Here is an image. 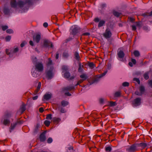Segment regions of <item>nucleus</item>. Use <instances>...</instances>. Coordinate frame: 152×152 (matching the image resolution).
Instances as JSON below:
<instances>
[{
	"label": "nucleus",
	"instance_id": "1",
	"mask_svg": "<svg viewBox=\"0 0 152 152\" xmlns=\"http://www.w3.org/2000/svg\"><path fill=\"white\" fill-rule=\"evenodd\" d=\"M12 115V113L11 112H6L1 119V122L2 124L5 126L9 125L10 122V118Z\"/></svg>",
	"mask_w": 152,
	"mask_h": 152
},
{
	"label": "nucleus",
	"instance_id": "38",
	"mask_svg": "<svg viewBox=\"0 0 152 152\" xmlns=\"http://www.w3.org/2000/svg\"><path fill=\"white\" fill-rule=\"evenodd\" d=\"M105 150L106 151H110L112 150V148L110 146H107L105 147Z\"/></svg>",
	"mask_w": 152,
	"mask_h": 152
},
{
	"label": "nucleus",
	"instance_id": "49",
	"mask_svg": "<svg viewBox=\"0 0 152 152\" xmlns=\"http://www.w3.org/2000/svg\"><path fill=\"white\" fill-rule=\"evenodd\" d=\"M27 44V42L25 41H23L20 44V47L23 48L24 46Z\"/></svg>",
	"mask_w": 152,
	"mask_h": 152
},
{
	"label": "nucleus",
	"instance_id": "20",
	"mask_svg": "<svg viewBox=\"0 0 152 152\" xmlns=\"http://www.w3.org/2000/svg\"><path fill=\"white\" fill-rule=\"evenodd\" d=\"M74 56L75 57V58L77 60H79L80 59V57L79 54V53L77 52H75L74 53Z\"/></svg>",
	"mask_w": 152,
	"mask_h": 152
},
{
	"label": "nucleus",
	"instance_id": "51",
	"mask_svg": "<svg viewBox=\"0 0 152 152\" xmlns=\"http://www.w3.org/2000/svg\"><path fill=\"white\" fill-rule=\"evenodd\" d=\"M11 37L10 36H8L6 37L5 39L7 41H9L11 39Z\"/></svg>",
	"mask_w": 152,
	"mask_h": 152
},
{
	"label": "nucleus",
	"instance_id": "57",
	"mask_svg": "<svg viewBox=\"0 0 152 152\" xmlns=\"http://www.w3.org/2000/svg\"><path fill=\"white\" fill-rule=\"evenodd\" d=\"M132 62L134 64H135L136 63V61L135 59H131Z\"/></svg>",
	"mask_w": 152,
	"mask_h": 152
},
{
	"label": "nucleus",
	"instance_id": "34",
	"mask_svg": "<svg viewBox=\"0 0 152 152\" xmlns=\"http://www.w3.org/2000/svg\"><path fill=\"white\" fill-rule=\"evenodd\" d=\"M84 81V80H82V79L79 80L78 81L77 83L75 85V86H77L78 85H79L80 86H81L80 85V84L81 83H82V82H83Z\"/></svg>",
	"mask_w": 152,
	"mask_h": 152
},
{
	"label": "nucleus",
	"instance_id": "29",
	"mask_svg": "<svg viewBox=\"0 0 152 152\" xmlns=\"http://www.w3.org/2000/svg\"><path fill=\"white\" fill-rule=\"evenodd\" d=\"M68 102L66 101H62L61 102V104L62 106L63 107H65L68 104Z\"/></svg>",
	"mask_w": 152,
	"mask_h": 152
},
{
	"label": "nucleus",
	"instance_id": "9",
	"mask_svg": "<svg viewBox=\"0 0 152 152\" xmlns=\"http://www.w3.org/2000/svg\"><path fill=\"white\" fill-rule=\"evenodd\" d=\"M45 133L46 132H44L42 133L40 135L39 138L41 142H43L46 139V136H45Z\"/></svg>",
	"mask_w": 152,
	"mask_h": 152
},
{
	"label": "nucleus",
	"instance_id": "52",
	"mask_svg": "<svg viewBox=\"0 0 152 152\" xmlns=\"http://www.w3.org/2000/svg\"><path fill=\"white\" fill-rule=\"evenodd\" d=\"M62 69L63 70H64L65 71H66L68 69L67 67L64 66H62Z\"/></svg>",
	"mask_w": 152,
	"mask_h": 152
},
{
	"label": "nucleus",
	"instance_id": "10",
	"mask_svg": "<svg viewBox=\"0 0 152 152\" xmlns=\"http://www.w3.org/2000/svg\"><path fill=\"white\" fill-rule=\"evenodd\" d=\"M141 99L140 98H137L134 100V102L135 106H137L140 104Z\"/></svg>",
	"mask_w": 152,
	"mask_h": 152
},
{
	"label": "nucleus",
	"instance_id": "5",
	"mask_svg": "<svg viewBox=\"0 0 152 152\" xmlns=\"http://www.w3.org/2000/svg\"><path fill=\"white\" fill-rule=\"evenodd\" d=\"M112 35V33L109 29H107L105 32L103 34V36L106 38H110Z\"/></svg>",
	"mask_w": 152,
	"mask_h": 152
},
{
	"label": "nucleus",
	"instance_id": "41",
	"mask_svg": "<svg viewBox=\"0 0 152 152\" xmlns=\"http://www.w3.org/2000/svg\"><path fill=\"white\" fill-rule=\"evenodd\" d=\"M60 111L62 113H64L66 112V110L63 107L61 108Z\"/></svg>",
	"mask_w": 152,
	"mask_h": 152
},
{
	"label": "nucleus",
	"instance_id": "12",
	"mask_svg": "<svg viewBox=\"0 0 152 152\" xmlns=\"http://www.w3.org/2000/svg\"><path fill=\"white\" fill-rule=\"evenodd\" d=\"M18 123V122H16L13 123L11 124L10 128V132H11L12 130L15 128L17 124Z\"/></svg>",
	"mask_w": 152,
	"mask_h": 152
},
{
	"label": "nucleus",
	"instance_id": "27",
	"mask_svg": "<svg viewBox=\"0 0 152 152\" xmlns=\"http://www.w3.org/2000/svg\"><path fill=\"white\" fill-rule=\"evenodd\" d=\"M24 4V3L21 1H19L18 3H17V6H18L20 7H23Z\"/></svg>",
	"mask_w": 152,
	"mask_h": 152
},
{
	"label": "nucleus",
	"instance_id": "7",
	"mask_svg": "<svg viewBox=\"0 0 152 152\" xmlns=\"http://www.w3.org/2000/svg\"><path fill=\"white\" fill-rule=\"evenodd\" d=\"M41 39V35L39 34H37L33 37V40L34 42L38 43Z\"/></svg>",
	"mask_w": 152,
	"mask_h": 152
},
{
	"label": "nucleus",
	"instance_id": "24",
	"mask_svg": "<svg viewBox=\"0 0 152 152\" xmlns=\"http://www.w3.org/2000/svg\"><path fill=\"white\" fill-rule=\"evenodd\" d=\"M113 14L115 16L118 17L121 15V13L115 11H113Z\"/></svg>",
	"mask_w": 152,
	"mask_h": 152
},
{
	"label": "nucleus",
	"instance_id": "33",
	"mask_svg": "<svg viewBox=\"0 0 152 152\" xmlns=\"http://www.w3.org/2000/svg\"><path fill=\"white\" fill-rule=\"evenodd\" d=\"M149 72H146L143 75L144 77L145 80H148L149 78L148 76Z\"/></svg>",
	"mask_w": 152,
	"mask_h": 152
},
{
	"label": "nucleus",
	"instance_id": "36",
	"mask_svg": "<svg viewBox=\"0 0 152 152\" xmlns=\"http://www.w3.org/2000/svg\"><path fill=\"white\" fill-rule=\"evenodd\" d=\"M44 123L46 126H48L50 124V122L48 120H45Z\"/></svg>",
	"mask_w": 152,
	"mask_h": 152
},
{
	"label": "nucleus",
	"instance_id": "17",
	"mask_svg": "<svg viewBox=\"0 0 152 152\" xmlns=\"http://www.w3.org/2000/svg\"><path fill=\"white\" fill-rule=\"evenodd\" d=\"M26 108L25 105L24 104H23L20 109V110L21 111L20 114L23 113L26 110Z\"/></svg>",
	"mask_w": 152,
	"mask_h": 152
},
{
	"label": "nucleus",
	"instance_id": "42",
	"mask_svg": "<svg viewBox=\"0 0 152 152\" xmlns=\"http://www.w3.org/2000/svg\"><path fill=\"white\" fill-rule=\"evenodd\" d=\"M32 75L33 77H37L39 76V75L38 74L36 73V72H33L32 73Z\"/></svg>",
	"mask_w": 152,
	"mask_h": 152
},
{
	"label": "nucleus",
	"instance_id": "63",
	"mask_svg": "<svg viewBox=\"0 0 152 152\" xmlns=\"http://www.w3.org/2000/svg\"><path fill=\"white\" fill-rule=\"evenodd\" d=\"M65 94L69 96H71V94L69 92L65 93Z\"/></svg>",
	"mask_w": 152,
	"mask_h": 152
},
{
	"label": "nucleus",
	"instance_id": "25",
	"mask_svg": "<svg viewBox=\"0 0 152 152\" xmlns=\"http://www.w3.org/2000/svg\"><path fill=\"white\" fill-rule=\"evenodd\" d=\"M135 151H138L140 150V148L139 147V143L134 144Z\"/></svg>",
	"mask_w": 152,
	"mask_h": 152
},
{
	"label": "nucleus",
	"instance_id": "6",
	"mask_svg": "<svg viewBox=\"0 0 152 152\" xmlns=\"http://www.w3.org/2000/svg\"><path fill=\"white\" fill-rule=\"evenodd\" d=\"M53 69V67H51L50 69L48 70L47 73V76L48 79H51L53 76V74L52 73V71Z\"/></svg>",
	"mask_w": 152,
	"mask_h": 152
},
{
	"label": "nucleus",
	"instance_id": "30",
	"mask_svg": "<svg viewBox=\"0 0 152 152\" xmlns=\"http://www.w3.org/2000/svg\"><path fill=\"white\" fill-rule=\"evenodd\" d=\"M53 65V62L50 58H48V61L47 64V65L48 67L50 66Z\"/></svg>",
	"mask_w": 152,
	"mask_h": 152
},
{
	"label": "nucleus",
	"instance_id": "26",
	"mask_svg": "<svg viewBox=\"0 0 152 152\" xmlns=\"http://www.w3.org/2000/svg\"><path fill=\"white\" fill-rule=\"evenodd\" d=\"M3 12L4 14L8 15L9 13L10 10L7 8L5 7L4 8Z\"/></svg>",
	"mask_w": 152,
	"mask_h": 152
},
{
	"label": "nucleus",
	"instance_id": "22",
	"mask_svg": "<svg viewBox=\"0 0 152 152\" xmlns=\"http://www.w3.org/2000/svg\"><path fill=\"white\" fill-rule=\"evenodd\" d=\"M83 65H81V64H79V68L78 69V72H81L83 71Z\"/></svg>",
	"mask_w": 152,
	"mask_h": 152
},
{
	"label": "nucleus",
	"instance_id": "45",
	"mask_svg": "<svg viewBox=\"0 0 152 152\" xmlns=\"http://www.w3.org/2000/svg\"><path fill=\"white\" fill-rule=\"evenodd\" d=\"M53 141V139L51 137H49L47 140V142L48 143H51Z\"/></svg>",
	"mask_w": 152,
	"mask_h": 152
},
{
	"label": "nucleus",
	"instance_id": "62",
	"mask_svg": "<svg viewBox=\"0 0 152 152\" xmlns=\"http://www.w3.org/2000/svg\"><path fill=\"white\" fill-rule=\"evenodd\" d=\"M90 34L88 32L85 33H83L82 34V35L84 36H88Z\"/></svg>",
	"mask_w": 152,
	"mask_h": 152
},
{
	"label": "nucleus",
	"instance_id": "37",
	"mask_svg": "<svg viewBox=\"0 0 152 152\" xmlns=\"http://www.w3.org/2000/svg\"><path fill=\"white\" fill-rule=\"evenodd\" d=\"M63 56L64 58H67L69 56V54L67 53L64 52L63 53Z\"/></svg>",
	"mask_w": 152,
	"mask_h": 152
},
{
	"label": "nucleus",
	"instance_id": "50",
	"mask_svg": "<svg viewBox=\"0 0 152 152\" xmlns=\"http://www.w3.org/2000/svg\"><path fill=\"white\" fill-rule=\"evenodd\" d=\"M133 80L137 82L138 84H140V81L139 79L138 78H133Z\"/></svg>",
	"mask_w": 152,
	"mask_h": 152
},
{
	"label": "nucleus",
	"instance_id": "18",
	"mask_svg": "<svg viewBox=\"0 0 152 152\" xmlns=\"http://www.w3.org/2000/svg\"><path fill=\"white\" fill-rule=\"evenodd\" d=\"M121 94V91H116L114 95V97H120Z\"/></svg>",
	"mask_w": 152,
	"mask_h": 152
},
{
	"label": "nucleus",
	"instance_id": "40",
	"mask_svg": "<svg viewBox=\"0 0 152 152\" xmlns=\"http://www.w3.org/2000/svg\"><path fill=\"white\" fill-rule=\"evenodd\" d=\"M145 91V88L143 86H141L140 88V91L142 93H143Z\"/></svg>",
	"mask_w": 152,
	"mask_h": 152
},
{
	"label": "nucleus",
	"instance_id": "60",
	"mask_svg": "<svg viewBox=\"0 0 152 152\" xmlns=\"http://www.w3.org/2000/svg\"><path fill=\"white\" fill-rule=\"evenodd\" d=\"M43 26L44 27L46 28L48 26V24L46 22L44 23H43Z\"/></svg>",
	"mask_w": 152,
	"mask_h": 152
},
{
	"label": "nucleus",
	"instance_id": "56",
	"mask_svg": "<svg viewBox=\"0 0 152 152\" xmlns=\"http://www.w3.org/2000/svg\"><path fill=\"white\" fill-rule=\"evenodd\" d=\"M39 111L40 113H42L44 111V109L43 107H40L39 109Z\"/></svg>",
	"mask_w": 152,
	"mask_h": 152
},
{
	"label": "nucleus",
	"instance_id": "44",
	"mask_svg": "<svg viewBox=\"0 0 152 152\" xmlns=\"http://www.w3.org/2000/svg\"><path fill=\"white\" fill-rule=\"evenodd\" d=\"M122 85L124 86H129V83L127 82H124L123 83Z\"/></svg>",
	"mask_w": 152,
	"mask_h": 152
},
{
	"label": "nucleus",
	"instance_id": "39",
	"mask_svg": "<svg viewBox=\"0 0 152 152\" xmlns=\"http://www.w3.org/2000/svg\"><path fill=\"white\" fill-rule=\"evenodd\" d=\"M107 71H106L105 72H104V73H103L100 75H99V77H98V78H101L102 77L104 76L107 73Z\"/></svg>",
	"mask_w": 152,
	"mask_h": 152
},
{
	"label": "nucleus",
	"instance_id": "48",
	"mask_svg": "<svg viewBox=\"0 0 152 152\" xmlns=\"http://www.w3.org/2000/svg\"><path fill=\"white\" fill-rule=\"evenodd\" d=\"M52 115L51 114H49L47 115L46 118L47 119H52Z\"/></svg>",
	"mask_w": 152,
	"mask_h": 152
},
{
	"label": "nucleus",
	"instance_id": "32",
	"mask_svg": "<svg viewBox=\"0 0 152 152\" xmlns=\"http://www.w3.org/2000/svg\"><path fill=\"white\" fill-rule=\"evenodd\" d=\"M109 105L110 106H115L116 105V104L115 102L110 101V102H109Z\"/></svg>",
	"mask_w": 152,
	"mask_h": 152
},
{
	"label": "nucleus",
	"instance_id": "31",
	"mask_svg": "<svg viewBox=\"0 0 152 152\" xmlns=\"http://www.w3.org/2000/svg\"><path fill=\"white\" fill-rule=\"evenodd\" d=\"M89 66L91 69H93L95 67V65L93 62H89L88 63Z\"/></svg>",
	"mask_w": 152,
	"mask_h": 152
},
{
	"label": "nucleus",
	"instance_id": "23",
	"mask_svg": "<svg viewBox=\"0 0 152 152\" xmlns=\"http://www.w3.org/2000/svg\"><path fill=\"white\" fill-rule=\"evenodd\" d=\"M80 77L82 78V80H83L84 81L87 78V76L85 74H83L82 75H80Z\"/></svg>",
	"mask_w": 152,
	"mask_h": 152
},
{
	"label": "nucleus",
	"instance_id": "19",
	"mask_svg": "<svg viewBox=\"0 0 152 152\" xmlns=\"http://www.w3.org/2000/svg\"><path fill=\"white\" fill-rule=\"evenodd\" d=\"M135 148L134 146V144L131 145L130 146L129 148L128 149V151H135Z\"/></svg>",
	"mask_w": 152,
	"mask_h": 152
},
{
	"label": "nucleus",
	"instance_id": "43",
	"mask_svg": "<svg viewBox=\"0 0 152 152\" xmlns=\"http://www.w3.org/2000/svg\"><path fill=\"white\" fill-rule=\"evenodd\" d=\"M143 15L144 16H152V11L150 12L149 13H144L143 14Z\"/></svg>",
	"mask_w": 152,
	"mask_h": 152
},
{
	"label": "nucleus",
	"instance_id": "53",
	"mask_svg": "<svg viewBox=\"0 0 152 152\" xmlns=\"http://www.w3.org/2000/svg\"><path fill=\"white\" fill-rule=\"evenodd\" d=\"M135 94L139 96H141L142 95V93L140 92V93L138 91H136L135 92Z\"/></svg>",
	"mask_w": 152,
	"mask_h": 152
},
{
	"label": "nucleus",
	"instance_id": "35",
	"mask_svg": "<svg viewBox=\"0 0 152 152\" xmlns=\"http://www.w3.org/2000/svg\"><path fill=\"white\" fill-rule=\"evenodd\" d=\"M134 54L136 57H138L140 55L139 52L137 50L134 51Z\"/></svg>",
	"mask_w": 152,
	"mask_h": 152
},
{
	"label": "nucleus",
	"instance_id": "58",
	"mask_svg": "<svg viewBox=\"0 0 152 152\" xmlns=\"http://www.w3.org/2000/svg\"><path fill=\"white\" fill-rule=\"evenodd\" d=\"M94 21L96 22H98L99 21V20L98 18H97L94 19Z\"/></svg>",
	"mask_w": 152,
	"mask_h": 152
},
{
	"label": "nucleus",
	"instance_id": "3",
	"mask_svg": "<svg viewBox=\"0 0 152 152\" xmlns=\"http://www.w3.org/2000/svg\"><path fill=\"white\" fill-rule=\"evenodd\" d=\"M71 31L70 34L72 35L73 36L79 32L80 31V28L77 26L74 25L72 26L70 28Z\"/></svg>",
	"mask_w": 152,
	"mask_h": 152
},
{
	"label": "nucleus",
	"instance_id": "8",
	"mask_svg": "<svg viewBox=\"0 0 152 152\" xmlns=\"http://www.w3.org/2000/svg\"><path fill=\"white\" fill-rule=\"evenodd\" d=\"M50 45L51 48L53 47V45L52 43L50 42L49 41L45 40L44 42V46L45 47H48Z\"/></svg>",
	"mask_w": 152,
	"mask_h": 152
},
{
	"label": "nucleus",
	"instance_id": "28",
	"mask_svg": "<svg viewBox=\"0 0 152 152\" xmlns=\"http://www.w3.org/2000/svg\"><path fill=\"white\" fill-rule=\"evenodd\" d=\"M70 74L68 72H65L64 74V77L66 78H69L70 77Z\"/></svg>",
	"mask_w": 152,
	"mask_h": 152
},
{
	"label": "nucleus",
	"instance_id": "61",
	"mask_svg": "<svg viewBox=\"0 0 152 152\" xmlns=\"http://www.w3.org/2000/svg\"><path fill=\"white\" fill-rule=\"evenodd\" d=\"M132 29L133 30L135 31V30H136V28L135 26H134V25H132Z\"/></svg>",
	"mask_w": 152,
	"mask_h": 152
},
{
	"label": "nucleus",
	"instance_id": "47",
	"mask_svg": "<svg viewBox=\"0 0 152 152\" xmlns=\"http://www.w3.org/2000/svg\"><path fill=\"white\" fill-rule=\"evenodd\" d=\"M1 27H2V30L3 31H5L6 29H7L8 28V26H2Z\"/></svg>",
	"mask_w": 152,
	"mask_h": 152
},
{
	"label": "nucleus",
	"instance_id": "2",
	"mask_svg": "<svg viewBox=\"0 0 152 152\" xmlns=\"http://www.w3.org/2000/svg\"><path fill=\"white\" fill-rule=\"evenodd\" d=\"M31 60L34 65L35 70L39 72H42L44 68L42 63L38 62L36 57L34 56L32 57Z\"/></svg>",
	"mask_w": 152,
	"mask_h": 152
},
{
	"label": "nucleus",
	"instance_id": "54",
	"mask_svg": "<svg viewBox=\"0 0 152 152\" xmlns=\"http://www.w3.org/2000/svg\"><path fill=\"white\" fill-rule=\"evenodd\" d=\"M148 84L152 88V80H148Z\"/></svg>",
	"mask_w": 152,
	"mask_h": 152
},
{
	"label": "nucleus",
	"instance_id": "46",
	"mask_svg": "<svg viewBox=\"0 0 152 152\" xmlns=\"http://www.w3.org/2000/svg\"><path fill=\"white\" fill-rule=\"evenodd\" d=\"M6 32L7 33L11 34L13 33V31L12 29H8L6 30Z\"/></svg>",
	"mask_w": 152,
	"mask_h": 152
},
{
	"label": "nucleus",
	"instance_id": "11",
	"mask_svg": "<svg viewBox=\"0 0 152 152\" xmlns=\"http://www.w3.org/2000/svg\"><path fill=\"white\" fill-rule=\"evenodd\" d=\"M10 4L12 7L15 8L17 7V3L15 0H11Z\"/></svg>",
	"mask_w": 152,
	"mask_h": 152
},
{
	"label": "nucleus",
	"instance_id": "15",
	"mask_svg": "<svg viewBox=\"0 0 152 152\" xmlns=\"http://www.w3.org/2000/svg\"><path fill=\"white\" fill-rule=\"evenodd\" d=\"M60 120L61 119L59 118L56 117H54L52 119V121L56 124L58 123Z\"/></svg>",
	"mask_w": 152,
	"mask_h": 152
},
{
	"label": "nucleus",
	"instance_id": "13",
	"mask_svg": "<svg viewBox=\"0 0 152 152\" xmlns=\"http://www.w3.org/2000/svg\"><path fill=\"white\" fill-rule=\"evenodd\" d=\"M139 147H141V148H140L141 150L144 149L147 146V144L146 143L143 142L139 143Z\"/></svg>",
	"mask_w": 152,
	"mask_h": 152
},
{
	"label": "nucleus",
	"instance_id": "14",
	"mask_svg": "<svg viewBox=\"0 0 152 152\" xmlns=\"http://www.w3.org/2000/svg\"><path fill=\"white\" fill-rule=\"evenodd\" d=\"M51 94H46L44 95V98L46 100H48L51 98Z\"/></svg>",
	"mask_w": 152,
	"mask_h": 152
},
{
	"label": "nucleus",
	"instance_id": "16",
	"mask_svg": "<svg viewBox=\"0 0 152 152\" xmlns=\"http://www.w3.org/2000/svg\"><path fill=\"white\" fill-rule=\"evenodd\" d=\"M74 87L73 86H69L64 88V90L65 91H71L74 89Z\"/></svg>",
	"mask_w": 152,
	"mask_h": 152
},
{
	"label": "nucleus",
	"instance_id": "64",
	"mask_svg": "<svg viewBox=\"0 0 152 152\" xmlns=\"http://www.w3.org/2000/svg\"><path fill=\"white\" fill-rule=\"evenodd\" d=\"M18 48H16L14 49L13 52L14 53H16L18 51Z\"/></svg>",
	"mask_w": 152,
	"mask_h": 152
},
{
	"label": "nucleus",
	"instance_id": "4",
	"mask_svg": "<svg viewBox=\"0 0 152 152\" xmlns=\"http://www.w3.org/2000/svg\"><path fill=\"white\" fill-rule=\"evenodd\" d=\"M118 59L121 61H123V58L125 55L123 51L121 50H119V51H118Z\"/></svg>",
	"mask_w": 152,
	"mask_h": 152
},
{
	"label": "nucleus",
	"instance_id": "55",
	"mask_svg": "<svg viewBox=\"0 0 152 152\" xmlns=\"http://www.w3.org/2000/svg\"><path fill=\"white\" fill-rule=\"evenodd\" d=\"M41 86V83L39 82L38 83V85L37 86V88H38V90H40Z\"/></svg>",
	"mask_w": 152,
	"mask_h": 152
},
{
	"label": "nucleus",
	"instance_id": "21",
	"mask_svg": "<svg viewBox=\"0 0 152 152\" xmlns=\"http://www.w3.org/2000/svg\"><path fill=\"white\" fill-rule=\"evenodd\" d=\"M105 23V21L104 20H101L99 22L98 27L99 28L103 26Z\"/></svg>",
	"mask_w": 152,
	"mask_h": 152
},
{
	"label": "nucleus",
	"instance_id": "59",
	"mask_svg": "<svg viewBox=\"0 0 152 152\" xmlns=\"http://www.w3.org/2000/svg\"><path fill=\"white\" fill-rule=\"evenodd\" d=\"M72 38L71 37H69L66 39V42H67L72 39Z\"/></svg>",
	"mask_w": 152,
	"mask_h": 152
}]
</instances>
